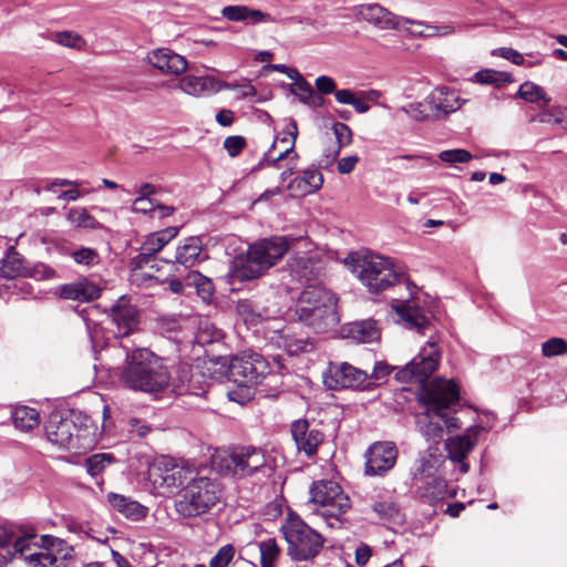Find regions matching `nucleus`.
I'll list each match as a JSON object with an SVG mask.
<instances>
[{
	"label": "nucleus",
	"mask_w": 567,
	"mask_h": 567,
	"mask_svg": "<svg viewBox=\"0 0 567 567\" xmlns=\"http://www.w3.org/2000/svg\"><path fill=\"white\" fill-rule=\"evenodd\" d=\"M245 146L246 140L239 135L228 136L224 141V147L231 157L237 156Z\"/></svg>",
	"instance_id": "052dcab7"
},
{
	"label": "nucleus",
	"mask_w": 567,
	"mask_h": 567,
	"mask_svg": "<svg viewBox=\"0 0 567 567\" xmlns=\"http://www.w3.org/2000/svg\"><path fill=\"white\" fill-rule=\"evenodd\" d=\"M332 132L336 137V145L328 148L324 153L322 164L326 166L332 164L337 159L341 147L349 145L352 141V132L350 127L341 122H337L332 125Z\"/></svg>",
	"instance_id": "72a5a7b5"
},
{
	"label": "nucleus",
	"mask_w": 567,
	"mask_h": 567,
	"mask_svg": "<svg viewBox=\"0 0 567 567\" xmlns=\"http://www.w3.org/2000/svg\"><path fill=\"white\" fill-rule=\"evenodd\" d=\"M81 415L74 412L62 414L54 412L50 415L45 424V434L48 440L62 449L80 451L90 447V429L85 423L78 425Z\"/></svg>",
	"instance_id": "6e6552de"
},
{
	"label": "nucleus",
	"mask_w": 567,
	"mask_h": 567,
	"mask_svg": "<svg viewBox=\"0 0 567 567\" xmlns=\"http://www.w3.org/2000/svg\"><path fill=\"white\" fill-rule=\"evenodd\" d=\"M280 532L288 545L287 555L293 561L312 560L320 554L326 542L320 533L292 514L288 515Z\"/></svg>",
	"instance_id": "0eeeda50"
},
{
	"label": "nucleus",
	"mask_w": 567,
	"mask_h": 567,
	"mask_svg": "<svg viewBox=\"0 0 567 567\" xmlns=\"http://www.w3.org/2000/svg\"><path fill=\"white\" fill-rule=\"evenodd\" d=\"M281 340L282 347L290 355L298 354L299 352H305L308 350V347H310L307 340L302 338H296L286 332L281 336Z\"/></svg>",
	"instance_id": "5fc2aeb1"
},
{
	"label": "nucleus",
	"mask_w": 567,
	"mask_h": 567,
	"mask_svg": "<svg viewBox=\"0 0 567 567\" xmlns=\"http://www.w3.org/2000/svg\"><path fill=\"white\" fill-rule=\"evenodd\" d=\"M290 92L303 104L320 106L323 103V99L315 95L312 86L305 79L293 82L290 85Z\"/></svg>",
	"instance_id": "58836bf2"
},
{
	"label": "nucleus",
	"mask_w": 567,
	"mask_h": 567,
	"mask_svg": "<svg viewBox=\"0 0 567 567\" xmlns=\"http://www.w3.org/2000/svg\"><path fill=\"white\" fill-rule=\"evenodd\" d=\"M112 322L116 327V338L128 336L138 323L137 309L126 298L121 297L111 308Z\"/></svg>",
	"instance_id": "aec40b11"
},
{
	"label": "nucleus",
	"mask_w": 567,
	"mask_h": 567,
	"mask_svg": "<svg viewBox=\"0 0 567 567\" xmlns=\"http://www.w3.org/2000/svg\"><path fill=\"white\" fill-rule=\"evenodd\" d=\"M426 104H429L431 111L443 113L444 115L455 112L462 105L458 95L447 87L435 89L426 97Z\"/></svg>",
	"instance_id": "bb28decb"
},
{
	"label": "nucleus",
	"mask_w": 567,
	"mask_h": 567,
	"mask_svg": "<svg viewBox=\"0 0 567 567\" xmlns=\"http://www.w3.org/2000/svg\"><path fill=\"white\" fill-rule=\"evenodd\" d=\"M223 18L233 22H245L249 25H257L260 23H274L277 20L269 13L258 9H252L248 6H226L221 10Z\"/></svg>",
	"instance_id": "4be33fe9"
},
{
	"label": "nucleus",
	"mask_w": 567,
	"mask_h": 567,
	"mask_svg": "<svg viewBox=\"0 0 567 567\" xmlns=\"http://www.w3.org/2000/svg\"><path fill=\"white\" fill-rule=\"evenodd\" d=\"M100 295L101 288L89 279L65 284L60 288V296L68 300L89 302L97 299Z\"/></svg>",
	"instance_id": "393cba45"
},
{
	"label": "nucleus",
	"mask_w": 567,
	"mask_h": 567,
	"mask_svg": "<svg viewBox=\"0 0 567 567\" xmlns=\"http://www.w3.org/2000/svg\"><path fill=\"white\" fill-rule=\"evenodd\" d=\"M458 399V386L452 380L435 379L423 386L420 401L425 406V412L419 416L417 426L429 443H441L445 429H460L458 420L452 414Z\"/></svg>",
	"instance_id": "f03ea898"
},
{
	"label": "nucleus",
	"mask_w": 567,
	"mask_h": 567,
	"mask_svg": "<svg viewBox=\"0 0 567 567\" xmlns=\"http://www.w3.org/2000/svg\"><path fill=\"white\" fill-rule=\"evenodd\" d=\"M323 383L331 390H363L368 389L369 373L347 362L330 364L328 371L323 374Z\"/></svg>",
	"instance_id": "2eb2a0df"
},
{
	"label": "nucleus",
	"mask_w": 567,
	"mask_h": 567,
	"mask_svg": "<svg viewBox=\"0 0 567 567\" xmlns=\"http://www.w3.org/2000/svg\"><path fill=\"white\" fill-rule=\"evenodd\" d=\"M427 110H430V107L429 104H426V100L423 103H412L401 109V111L416 121H423L427 118L430 116Z\"/></svg>",
	"instance_id": "13d9d810"
},
{
	"label": "nucleus",
	"mask_w": 567,
	"mask_h": 567,
	"mask_svg": "<svg viewBox=\"0 0 567 567\" xmlns=\"http://www.w3.org/2000/svg\"><path fill=\"white\" fill-rule=\"evenodd\" d=\"M413 487L421 497L429 502L443 499L449 494L446 481L439 475L426 480L424 485H413Z\"/></svg>",
	"instance_id": "c9c22d12"
},
{
	"label": "nucleus",
	"mask_w": 567,
	"mask_h": 567,
	"mask_svg": "<svg viewBox=\"0 0 567 567\" xmlns=\"http://www.w3.org/2000/svg\"><path fill=\"white\" fill-rule=\"evenodd\" d=\"M147 61L161 72L173 75H181L187 69L186 59L169 49H157L150 52Z\"/></svg>",
	"instance_id": "412c9836"
},
{
	"label": "nucleus",
	"mask_w": 567,
	"mask_h": 567,
	"mask_svg": "<svg viewBox=\"0 0 567 567\" xmlns=\"http://www.w3.org/2000/svg\"><path fill=\"white\" fill-rule=\"evenodd\" d=\"M300 321L317 332L333 328L339 322L336 295L320 285H308L296 303Z\"/></svg>",
	"instance_id": "7ed1b4c3"
},
{
	"label": "nucleus",
	"mask_w": 567,
	"mask_h": 567,
	"mask_svg": "<svg viewBox=\"0 0 567 567\" xmlns=\"http://www.w3.org/2000/svg\"><path fill=\"white\" fill-rule=\"evenodd\" d=\"M214 468L223 476L245 478L265 472L266 452L252 445H239L217 452L213 457Z\"/></svg>",
	"instance_id": "39448f33"
},
{
	"label": "nucleus",
	"mask_w": 567,
	"mask_h": 567,
	"mask_svg": "<svg viewBox=\"0 0 567 567\" xmlns=\"http://www.w3.org/2000/svg\"><path fill=\"white\" fill-rule=\"evenodd\" d=\"M186 284L194 286L197 290L198 296L204 301H209L214 295L213 282L198 271H190L186 277Z\"/></svg>",
	"instance_id": "a19ab883"
},
{
	"label": "nucleus",
	"mask_w": 567,
	"mask_h": 567,
	"mask_svg": "<svg viewBox=\"0 0 567 567\" xmlns=\"http://www.w3.org/2000/svg\"><path fill=\"white\" fill-rule=\"evenodd\" d=\"M196 473L194 468L163 457L150 466L148 478L159 494L169 495L185 488Z\"/></svg>",
	"instance_id": "f8f14e48"
},
{
	"label": "nucleus",
	"mask_w": 567,
	"mask_h": 567,
	"mask_svg": "<svg viewBox=\"0 0 567 567\" xmlns=\"http://www.w3.org/2000/svg\"><path fill=\"white\" fill-rule=\"evenodd\" d=\"M348 337L359 343H370L380 338L377 322L373 320H363L349 324L347 329Z\"/></svg>",
	"instance_id": "473e14b6"
},
{
	"label": "nucleus",
	"mask_w": 567,
	"mask_h": 567,
	"mask_svg": "<svg viewBox=\"0 0 567 567\" xmlns=\"http://www.w3.org/2000/svg\"><path fill=\"white\" fill-rule=\"evenodd\" d=\"M261 567H277L281 556V548L274 538H268L258 544Z\"/></svg>",
	"instance_id": "ea45409f"
},
{
	"label": "nucleus",
	"mask_w": 567,
	"mask_h": 567,
	"mask_svg": "<svg viewBox=\"0 0 567 567\" xmlns=\"http://www.w3.org/2000/svg\"><path fill=\"white\" fill-rule=\"evenodd\" d=\"M493 54L499 55L516 65H522L525 62V59L522 53L512 49V48H499L493 51Z\"/></svg>",
	"instance_id": "0e129e2a"
},
{
	"label": "nucleus",
	"mask_w": 567,
	"mask_h": 567,
	"mask_svg": "<svg viewBox=\"0 0 567 567\" xmlns=\"http://www.w3.org/2000/svg\"><path fill=\"white\" fill-rule=\"evenodd\" d=\"M177 234V227H167L163 230L151 234L142 244L141 252L136 257L138 266L141 267L143 264H147L150 258L162 250V248L175 238Z\"/></svg>",
	"instance_id": "b1692460"
},
{
	"label": "nucleus",
	"mask_w": 567,
	"mask_h": 567,
	"mask_svg": "<svg viewBox=\"0 0 567 567\" xmlns=\"http://www.w3.org/2000/svg\"><path fill=\"white\" fill-rule=\"evenodd\" d=\"M110 505L131 520H140L147 514V507L120 494L107 495Z\"/></svg>",
	"instance_id": "c756f323"
},
{
	"label": "nucleus",
	"mask_w": 567,
	"mask_h": 567,
	"mask_svg": "<svg viewBox=\"0 0 567 567\" xmlns=\"http://www.w3.org/2000/svg\"><path fill=\"white\" fill-rule=\"evenodd\" d=\"M66 219L78 228L95 229L100 227L99 221L85 208H71L66 214Z\"/></svg>",
	"instance_id": "37998d69"
},
{
	"label": "nucleus",
	"mask_w": 567,
	"mask_h": 567,
	"mask_svg": "<svg viewBox=\"0 0 567 567\" xmlns=\"http://www.w3.org/2000/svg\"><path fill=\"white\" fill-rule=\"evenodd\" d=\"M75 264L86 267L95 266L101 258L96 249L90 247H80L70 254Z\"/></svg>",
	"instance_id": "8fccbe9b"
},
{
	"label": "nucleus",
	"mask_w": 567,
	"mask_h": 567,
	"mask_svg": "<svg viewBox=\"0 0 567 567\" xmlns=\"http://www.w3.org/2000/svg\"><path fill=\"white\" fill-rule=\"evenodd\" d=\"M236 549L234 545L227 544L221 546L218 551L210 558L209 567H227L234 559Z\"/></svg>",
	"instance_id": "864d4df0"
},
{
	"label": "nucleus",
	"mask_w": 567,
	"mask_h": 567,
	"mask_svg": "<svg viewBox=\"0 0 567 567\" xmlns=\"http://www.w3.org/2000/svg\"><path fill=\"white\" fill-rule=\"evenodd\" d=\"M567 352V342L561 338H550L542 344L544 357L550 358Z\"/></svg>",
	"instance_id": "6e6d98bb"
},
{
	"label": "nucleus",
	"mask_w": 567,
	"mask_h": 567,
	"mask_svg": "<svg viewBox=\"0 0 567 567\" xmlns=\"http://www.w3.org/2000/svg\"><path fill=\"white\" fill-rule=\"evenodd\" d=\"M392 308L408 328L423 332L430 324L426 316L413 300L402 301L395 299L393 300Z\"/></svg>",
	"instance_id": "5701e85b"
},
{
	"label": "nucleus",
	"mask_w": 567,
	"mask_h": 567,
	"mask_svg": "<svg viewBox=\"0 0 567 567\" xmlns=\"http://www.w3.org/2000/svg\"><path fill=\"white\" fill-rule=\"evenodd\" d=\"M220 493V487L214 480L196 473L186 487L179 491L175 509L185 518L198 517L218 503Z\"/></svg>",
	"instance_id": "423d86ee"
},
{
	"label": "nucleus",
	"mask_w": 567,
	"mask_h": 567,
	"mask_svg": "<svg viewBox=\"0 0 567 567\" xmlns=\"http://www.w3.org/2000/svg\"><path fill=\"white\" fill-rule=\"evenodd\" d=\"M353 272L370 292L383 291L398 284L403 277L391 258L368 255L354 267Z\"/></svg>",
	"instance_id": "9d476101"
},
{
	"label": "nucleus",
	"mask_w": 567,
	"mask_h": 567,
	"mask_svg": "<svg viewBox=\"0 0 567 567\" xmlns=\"http://www.w3.org/2000/svg\"><path fill=\"white\" fill-rule=\"evenodd\" d=\"M310 502L330 527L341 523L342 516L351 507L349 496L338 483L330 480L317 481L311 485Z\"/></svg>",
	"instance_id": "1a4fd4ad"
},
{
	"label": "nucleus",
	"mask_w": 567,
	"mask_h": 567,
	"mask_svg": "<svg viewBox=\"0 0 567 567\" xmlns=\"http://www.w3.org/2000/svg\"><path fill=\"white\" fill-rule=\"evenodd\" d=\"M55 41L61 45L73 49H81L84 44V41L79 34L69 31L58 33Z\"/></svg>",
	"instance_id": "bf43d9fd"
},
{
	"label": "nucleus",
	"mask_w": 567,
	"mask_h": 567,
	"mask_svg": "<svg viewBox=\"0 0 567 567\" xmlns=\"http://www.w3.org/2000/svg\"><path fill=\"white\" fill-rule=\"evenodd\" d=\"M364 473L369 476H382L395 465L398 449L393 442H374L365 454Z\"/></svg>",
	"instance_id": "dca6fc26"
},
{
	"label": "nucleus",
	"mask_w": 567,
	"mask_h": 567,
	"mask_svg": "<svg viewBox=\"0 0 567 567\" xmlns=\"http://www.w3.org/2000/svg\"><path fill=\"white\" fill-rule=\"evenodd\" d=\"M371 555H372L371 547L369 545H367V544H361L355 549V563L359 566H364L369 561V559L371 558Z\"/></svg>",
	"instance_id": "774afa93"
},
{
	"label": "nucleus",
	"mask_w": 567,
	"mask_h": 567,
	"mask_svg": "<svg viewBox=\"0 0 567 567\" xmlns=\"http://www.w3.org/2000/svg\"><path fill=\"white\" fill-rule=\"evenodd\" d=\"M35 535L28 534L14 537L16 554L22 556L30 565L34 567H58L55 550H61L64 542L51 535H42L35 540Z\"/></svg>",
	"instance_id": "9b49d317"
},
{
	"label": "nucleus",
	"mask_w": 567,
	"mask_h": 567,
	"mask_svg": "<svg viewBox=\"0 0 567 567\" xmlns=\"http://www.w3.org/2000/svg\"><path fill=\"white\" fill-rule=\"evenodd\" d=\"M289 248L286 237L275 236L261 239L249 246L246 256L237 258L231 267V276L239 281L262 276L284 257Z\"/></svg>",
	"instance_id": "20e7f679"
},
{
	"label": "nucleus",
	"mask_w": 567,
	"mask_h": 567,
	"mask_svg": "<svg viewBox=\"0 0 567 567\" xmlns=\"http://www.w3.org/2000/svg\"><path fill=\"white\" fill-rule=\"evenodd\" d=\"M237 388L229 390L227 392V396L230 401L245 404L246 402L250 401L255 394V386L251 384L246 383H236Z\"/></svg>",
	"instance_id": "603ef678"
},
{
	"label": "nucleus",
	"mask_w": 567,
	"mask_h": 567,
	"mask_svg": "<svg viewBox=\"0 0 567 567\" xmlns=\"http://www.w3.org/2000/svg\"><path fill=\"white\" fill-rule=\"evenodd\" d=\"M354 14L359 20L365 21L379 30H404V20L406 19L377 3L361 4L355 8Z\"/></svg>",
	"instance_id": "6ab92c4d"
},
{
	"label": "nucleus",
	"mask_w": 567,
	"mask_h": 567,
	"mask_svg": "<svg viewBox=\"0 0 567 567\" xmlns=\"http://www.w3.org/2000/svg\"><path fill=\"white\" fill-rule=\"evenodd\" d=\"M179 89L193 96H200L218 92L219 83L212 76L186 75L178 82Z\"/></svg>",
	"instance_id": "c85d7f7f"
},
{
	"label": "nucleus",
	"mask_w": 567,
	"mask_h": 567,
	"mask_svg": "<svg viewBox=\"0 0 567 567\" xmlns=\"http://www.w3.org/2000/svg\"><path fill=\"white\" fill-rule=\"evenodd\" d=\"M322 183L323 177L318 169H306L301 177H296L289 184V188L298 192L299 195H306L318 190Z\"/></svg>",
	"instance_id": "f704fd0d"
},
{
	"label": "nucleus",
	"mask_w": 567,
	"mask_h": 567,
	"mask_svg": "<svg viewBox=\"0 0 567 567\" xmlns=\"http://www.w3.org/2000/svg\"><path fill=\"white\" fill-rule=\"evenodd\" d=\"M12 421L16 427L28 431L34 429L40 422L39 412L30 406H17L12 411Z\"/></svg>",
	"instance_id": "4c0bfd02"
},
{
	"label": "nucleus",
	"mask_w": 567,
	"mask_h": 567,
	"mask_svg": "<svg viewBox=\"0 0 567 567\" xmlns=\"http://www.w3.org/2000/svg\"><path fill=\"white\" fill-rule=\"evenodd\" d=\"M391 367L384 362H377L373 371L369 374L368 388L374 383L383 382L391 372Z\"/></svg>",
	"instance_id": "680f3d73"
},
{
	"label": "nucleus",
	"mask_w": 567,
	"mask_h": 567,
	"mask_svg": "<svg viewBox=\"0 0 567 567\" xmlns=\"http://www.w3.org/2000/svg\"><path fill=\"white\" fill-rule=\"evenodd\" d=\"M223 337L224 333L221 330L217 329L214 324L206 322L199 327L195 336V340L198 344L205 346L219 341Z\"/></svg>",
	"instance_id": "3c124183"
},
{
	"label": "nucleus",
	"mask_w": 567,
	"mask_h": 567,
	"mask_svg": "<svg viewBox=\"0 0 567 567\" xmlns=\"http://www.w3.org/2000/svg\"><path fill=\"white\" fill-rule=\"evenodd\" d=\"M125 360L120 368V382L126 389L158 394L172 386L177 395L204 393L198 367L181 364L173 377L165 360L147 348H132L120 342Z\"/></svg>",
	"instance_id": "f257e3e1"
},
{
	"label": "nucleus",
	"mask_w": 567,
	"mask_h": 567,
	"mask_svg": "<svg viewBox=\"0 0 567 567\" xmlns=\"http://www.w3.org/2000/svg\"><path fill=\"white\" fill-rule=\"evenodd\" d=\"M291 436L299 454L312 457L324 441V434L310 424L307 419H299L291 424Z\"/></svg>",
	"instance_id": "a211bd4d"
},
{
	"label": "nucleus",
	"mask_w": 567,
	"mask_h": 567,
	"mask_svg": "<svg viewBox=\"0 0 567 567\" xmlns=\"http://www.w3.org/2000/svg\"><path fill=\"white\" fill-rule=\"evenodd\" d=\"M202 258V241L198 237L186 238L183 245L178 246L175 255L177 264L185 268L197 265Z\"/></svg>",
	"instance_id": "2f4dec72"
},
{
	"label": "nucleus",
	"mask_w": 567,
	"mask_h": 567,
	"mask_svg": "<svg viewBox=\"0 0 567 567\" xmlns=\"http://www.w3.org/2000/svg\"><path fill=\"white\" fill-rule=\"evenodd\" d=\"M537 121L544 124L558 125L567 130V109L551 107L538 114Z\"/></svg>",
	"instance_id": "09e8293b"
},
{
	"label": "nucleus",
	"mask_w": 567,
	"mask_h": 567,
	"mask_svg": "<svg viewBox=\"0 0 567 567\" xmlns=\"http://www.w3.org/2000/svg\"><path fill=\"white\" fill-rule=\"evenodd\" d=\"M405 24H411L416 28H410L404 30L414 38H433V37H449L456 32L457 27L453 23H445V24H430L427 22L421 21V20H413L410 18H406L404 20Z\"/></svg>",
	"instance_id": "cd10ccee"
},
{
	"label": "nucleus",
	"mask_w": 567,
	"mask_h": 567,
	"mask_svg": "<svg viewBox=\"0 0 567 567\" xmlns=\"http://www.w3.org/2000/svg\"><path fill=\"white\" fill-rule=\"evenodd\" d=\"M16 532L6 526L0 527V567H4L8 561L12 560L16 550L11 551L7 547L13 543L14 544Z\"/></svg>",
	"instance_id": "de8ad7c7"
},
{
	"label": "nucleus",
	"mask_w": 567,
	"mask_h": 567,
	"mask_svg": "<svg viewBox=\"0 0 567 567\" xmlns=\"http://www.w3.org/2000/svg\"><path fill=\"white\" fill-rule=\"evenodd\" d=\"M269 372V363L256 352H243L233 357L228 367V377L234 383L257 385Z\"/></svg>",
	"instance_id": "ddd939ff"
},
{
	"label": "nucleus",
	"mask_w": 567,
	"mask_h": 567,
	"mask_svg": "<svg viewBox=\"0 0 567 567\" xmlns=\"http://www.w3.org/2000/svg\"><path fill=\"white\" fill-rule=\"evenodd\" d=\"M224 87L238 92L239 99L252 97L256 95V89L250 82L244 83H226Z\"/></svg>",
	"instance_id": "e2e57ef3"
},
{
	"label": "nucleus",
	"mask_w": 567,
	"mask_h": 567,
	"mask_svg": "<svg viewBox=\"0 0 567 567\" xmlns=\"http://www.w3.org/2000/svg\"><path fill=\"white\" fill-rule=\"evenodd\" d=\"M372 511L379 519L386 523L402 524L404 520L400 507L391 499L375 501L372 504Z\"/></svg>",
	"instance_id": "e433bc0d"
},
{
	"label": "nucleus",
	"mask_w": 567,
	"mask_h": 567,
	"mask_svg": "<svg viewBox=\"0 0 567 567\" xmlns=\"http://www.w3.org/2000/svg\"><path fill=\"white\" fill-rule=\"evenodd\" d=\"M22 257L13 247H10L2 259L1 275L6 278H14L22 272Z\"/></svg>",
	"instance_id": "79ce46f5"
},
{
	"label": "nucleus",
	"mask_w": 567,
	"mask_h": 567,
	"mask_svg": "<svg viewBox=\"0 0 567 567\" xmlns=\"http://www.w3.org/2000/svg\"><path fill=\"white\" fill-rule=\"evenodd\" d=\"M517 95L529 103H536L538 101H544L545 104L550 102V97H547L545 91L542 86L533 83V82H524L517 92Z\"/></svg>",
	"instance_id": "a18cd8bd"
},
{
	"label": "nucleus",
	"mask_w": 567,
	"mask_h": 567,
	"mask_svg": "<svg viewBox=\"0 0 567 567\" xmlns=\"http://www.w3.org/2000/svg\"><path fill=\"white\" fill-rule=\"evenodd\" d=\"M442 456L435 454L431 449L420 456L412 472V485H424L425 481L436 476L441 466Z\"/></svg>",
	"instance_id": "a878e982"
},
{
	"label": "nucleus",
	"mask_w": 567,
	"mask_h": 567,
	"mask_svg": "<svg viewBox=\"0 0 567 567\" xmlns=\"http://www.w3.org/2000/svg\"><path fill=\"white\" fill-rule=\"evenodd\" d=\"M133 212L135 213H142V214H150L155 212L156 206L154 202L150 197H141L138 196L132 206Z\"/></svg>",
	"instance_id": "69168bd1"
},
{
	"label": "nucleus",
	"mask_w": 567,
	"mask_h": 567,
	"mask_svg": "<svg viewBox=\"0 0 567 567\" xmlns=\"http://www.w3.org/2000/svg\"><path fill=\"white\" fill-rule=\"evenodd\" d=\"M237 311L247 324H257L275 317V312L268 307L249 299L240 300L237 305Z\"/></svg>",
	"instance_id": "7c9ffc66"
},
{
	"label": "nucleus",
	"mask_w": 567,
	"mask_h": 567,
	"mask_svg": "<svg viewBox=\"0 0 567 567\" xmlns=\"http://www.w3.org/2000/svg\"><path fill=\"white\" fill-rule=\"evenodd\" d=\"M475 81L481 84L502 86L505 83L513 82L512 75L496 70H482L474 74Z\"/></svg>",
	"instance_id": "c03bdc74"
},
{
	"label": "nucleus",
	"mask_w": 567,
	"mask_h": 567,
	"mask_svg": "<svg viewBox=\"0 0 567 567\" xmlns=\"http://www.w3.org/2000/svg\"><path fill=\"white\" fill-rule=\"evenodd\" d=\"M482 430V426L473 425L467 427L464 434L451 436L445 442L449 458L453 463L460 464V472L463 474L470 470L466 457L476 445Z\"/></svg>",
	"instance_id": "f3484780"
},
{
	"label": "nucleus",
	"mask_w": 567,
	"mask_h": 567,
	"mask_svg": "<svg viewBox=\"0 0 567 567\" xmlns=\"http://www.w3.org/2000/svg\"><path fill=\"white\" fill-rule=\"evenodd\" d=\"M439 158L442 162H445L449 164H456V163H467L473 158V156L466 150L455 148V150H447V151L441 152L439 154Z\"/></svg>",
	"instance_id": "4d7b16f0"
},
{
	"label": "nucleus",
	"mask_w": 567,
	"mask_h": 567,
	"mask_svg": "<svg viewBox=\"0 0 567 567\" xmlns=\"http://www.w3.org/2000/svg\"><path fill=\"white\" fill-rule=\"evenodd\" d=\"M440 359L441 352L437 344L429 342L426 347L420 350L417 355L396 372L395 378L402 382H409L413 379L423 382L436 370Z\"/></svg>",
	"instance_id": "4468645a"
},
{
	"label": "nucleus",
	"mask_w": 567,
	"mask_h": 567,
	"mask_svg": "<svg viewBox=\"0 0 567 567\" xmlns=\"http://www.w3.org/2000/svg\"><path fill=\"white\" fill-rule=\"evenodd\" d=\"M315 85H316V89L321 94H331L334 92L336 86H337L336 81L332 78L327 76V75L318 76Z\"/></svg>",
	"instance_id": "338daca9"
},
{
	"label": "nucleus",
	"mask_w": 567,
	"mask_h": 567,
	"mask_svg": "<svg viewBox=\"0 0 567 567\" xmlns=\"http://www.w3.org/2000/svg\"><path fill=\"white\" fill-rule=\"evenodd\" d=\"M114 456L109 453L94 454L85 460V468L89 475L96 477L114 462Z\"/></svg>",
	"instance_id": "49530a36"
}]
</instances>
